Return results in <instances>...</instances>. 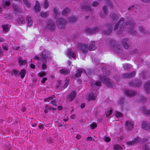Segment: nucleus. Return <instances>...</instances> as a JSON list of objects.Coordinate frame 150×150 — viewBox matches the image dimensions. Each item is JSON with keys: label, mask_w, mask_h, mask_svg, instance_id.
I'll return each mask as SVG.
<instances>
[{"label": "nucleus", "mask_w": 150, "mask_h": 150, "mask_svg": "<svg viewBox=\"0 0 150 150\" xmlns=\"http://www.w3.org/2000/svg\"><path fill=\"white\" fill-rule=\"evenodd\" d=\"M59 72L61 74L65 75L69 74L70 73V71L67 69H62L60 70Z\"/></svg>", "instance_id": "obj_20"}, {"label": "nucleus", "mask_w": 150, "mask_h": 150, "mask_svg": "<svg viewBox=\"0 0 150 150\" xmlns=\"http://www.w3.org/2000/svg\"><path fill=\"white\" fill-rule=\"evenodd\" d=\"M76 18L74 16H72L68 19V21L70 22H73L75 21Z\"/></svg>", "instance_id": "obj_34"}, {"label": "nucleus", "mask_w": 150, "mask_h": 150, "mask_svg": "<svg viewBox=\"0 0 150 150\" xmlns=\"http://www.w3.org/2000/svg\"><path fill=\"white\" fill-rule=\"evenodd\" d=\"M54 11L55 14V18H56L57 16L59 15V12L58 9L56 8H55L54 9Z\"/></svg>", "instance_id": "obj_43"}, {"label": "nucleus", "mask_w": 150, "mask_h": 150, "mask_svg": "<svg viewBox=\"0 0 150 150\" xmlns=\"http://www.w3.org/2000/svg\"><path fill=\"white\" fill-rule=\"evenodd\" d=\"M20 48L19 46H15L13 47V49L14 50H18Z\"/></svg>", "instance_id": "obj_59"}, {"label": "nucleus", "mask_w": 150, "mask_h": 150, "mask_svg": "<svg viewBox=\"0 0 150 150\" xmlns=\"http://www.w3.org/2000/svg\"><path fill=\"white\" fill-rule=\"evenodd\" d=\"M50 52L46 50H44L42 52L41 54L39 55L40 57L35 56V59L36 60H40L41 61H48L51 58L50 56Z\"/></svg>", "instance_id": "obj_2"}, {"label": "nucleus", "mask_w": 150, "mask_h": 150, "mask_svg": "<svg viewBox=\"0 0 150 150\" xmlns=\"http://www.w3.org/2000/svg\"><path fill=\"white\" fill-rule=\"evenodd\" d=\"M92 138L91 137H88L87 139H86V141H92Z\"/></svg>", "instance_id": "obj_60"}, {"label": "nucleus", "mask_w": 150, "mask_h": 150, "mask_svg": "<svg viewBox=\"0 0 150 150\" xmlns=\"http://www.w3.org/2000/svg\"><path fill=\"white\" fill-rule=\"evenodd\" d=\"M69 82V80L67 79H66L65 80L64 82V84L63 86L64 88H66L68 85V83Z\"/></svg>", "instance_id": "obj_45"}, {"label": "nucleus", "mask_w": 150, "mask_h": 150, "mask_svg": "<svg viewBox=\"0 0 150 150\" xmlns=\"http://www.w3.org/2000/svg\"><path fill=\"white\" fill-rule=\"evenodd\" d=\"M48 12H41L40 13V15L42 18H45L49 16Z\"/></svg>", "instance_id": "obj_31"}, {"label": "nucleus", "mask_w": 150, "mask_h": 150, "mask_svg": "<svg viewBox=\"0 0 150 150\" xmlns=\"http://www.w3.org/2000/svg\"><path fill=\"white\" fill-rule=\"evenodd\" d=\"M110 17L112 18L114 20H116L118 19V17L114 13L111 14L110 15Z\"/></svg>", "instance_id": "obj_39"}, {"label": "nucleus", "mask_w": 150, "mask_h": 150, "mask_svg": "<svg viewBox=\"0 0 150 150\" xmlns=\"http://www.w3.org/2000/svg\"><path fill=\"white\" fill-rule=\"evenodd\" d=\"M98 4L99 3L98 2L95 1L93 3L92 5L93 6L96 7L98 5Z\"/></svg>", "instance_id": "obj_55"}, {"label": "nucleus", "mask_w": 150, "mask_h": 150, "mask_svg": "<svg viewBox=\"0 0 150 150\" xmlns=\"http://www.w3.org/2000/svg\"><path fill=\"white\" fill-rule=\"evenodd\" d=\"M124 19L123 18H121L120 21L115 25L114 30H116L118 27L119 24H122L121 26V29L123 30H127L131 34L133 35L135 34L136 31L134 30V23L132 21H130L127 24L124 22Z\"/></svg>", "instance_id": "obj_1"}, {"label": "nucleus", "mask_w": 150, "mask_h": 150, "mask_svg": "<svg viewBox=\"0 0 150 150\" xmlns=\"http://www.w3.org/2000/svg\"><path fill=\"white\" fill-rule=\"evenodd\" d=\"M141 141L142 140L139 137H137L135 138L133 140L127 142L126 144L127 145L132 146Z\"/></svg>", "instance_id": "obj_8"}, {"label": "nucleus", "mask_w": 150, "mask_h": 150, "mask_svg": "<svg viewBox=\"0 0 150 150\" xmlns=\"http://www.w3.org/2000/svg\"><path fill=\"white\" fill-rule=\"evenodd\" d=\"M95 84L96 85L98 86H100L101 85V82L99 81H98L94 83H93V84Z\"/></svg>", "instance_id": "obj_56"}, {"label": "nucleus", "mask_w": 150, "mask_h": 150, "mask_svg": "<svg viewBox=\"0 0 150 150\" xmlns=\"http://www.w3.org/2000/svg\"><path fill=\"white\" fill-rule=\"evenodd\" d=\"M81 8L83 9H85L88 11L90 10V7L87 6H82L81 7Z\"/></svg>", "instance_id": "obj_47"}, {"label": "nucleus", "mask_w": 150, "mask_h": 150, "mask_svg": "<svg viewBox=\"0 0 150 150\" xmlns=\"http://www.w3.org/2000/svg\"><path fill=\"white\" fill-rule=\"evenodd\" d=\"M99 78L100 80L103 82L105 83L108 87L113 88V86H112V83L110 82V80L105 76L102 77L101 75H100Z\"/></svg>", "instance_id": "obj_5"}, {"label": "nucleus", "mask_w": 150, "mask_h": 150, "mask_svg": "<svg viewBox=\"0 0 150 150\" xmlns=\"http://www.w3.org/2000/svg\"><path fill=\"white\" fill-rule=\"evenodd\" d=\"M142 128L147 131L150 132V123L145 121H142L141 124Z\"/></svg>", "instance_id": "obj_7"}, {"label": "nucleus", "mask_w": 150, "mask_h": 150, "mask_svg": "<svg viewBox=\"0 0 150 150\" xmlns=\"http://www.w3.org/2000/svg\"><path fill=\"white\" fill-rule=\"evenodd\" d=\"M57 83H58V86H57V87H59V86H62V81L61 80H58L57 81Z\"/></svg>", "instance_id": "obj_54"}, {"label": "nucleus", "mask_w": 150, "mask_h": 150, "mask_svg": "<svg viewBox=\"0 0 150 150\" xmlns=\"http://www.w3.org/2000/svg\"><path fill=\"white\" fill-rule=\"evenodd\" d=\"M44 125H45L44 123L40 124L38 125V127L40 129H43Z\"/></svg>", "instance_id": "obj_51"}, {"label": "nucleus", "mask_w": 150, "mask_h": 150, "mask_svg": "<svg viewBox=\"0 0 150 150\" xmlns=\"http://www.w3.org/2000/svg\"><path fill=\"white\" fill-rule=\"evenodd\" d=\"M88 47L87 45L82 44H78L77 45V47L79 50H81L83 53L86 54L88 51Z\"/></svg>", "instance_id": "obj_4"}, {"label": "nucleus", "mask_w": 150, "mask_h": 150, "mask_svg": "<svg viewBox=\"0 0 150 150\" xmlns=\"http://www.w3.org/2000/svg\"><path fill=\"white\" fill-rule=\"evenodd\" d=\"M103 9V14L102 13H100V16L102 18H104L107 15L108 13L107 8L106 6H104Z\"/></svg>", "instance_id": "obj_12"}, {"label": "nucleus", "mask_w": 150, "mask_h": 150, "mask_svg": "<svg viewBox=\"0 0 150 150\" xmlns=\"http://www.w3.org/2000/svg\"><path fill=\"white\" fill-rule=\"evenodd\" d=\"M112 111V108L110 109V110L106 111V115L107 117H108L111 114Z\"/></svg>", "instance_id": "obj_35"}, {"label": "nucleus", "mask_w": 150, "mask_h": 150, "mask_svg": "<svg viewBox=\"0 0 150 150\" xmlns=\"http://www.w3.org/2000/svg\"><path fill=\"white\" fill-rule=\"evenodd\" d=\"M55 96L54 95H53L51 97H49L48 98H47L45 99L44 100V101L45 102H49L50 100L54 98H55Z\"/></svg>", "instance_id": "obj_38"}, {"label": "nucleus", "mask_w": 150, "mask_h": 150, "mask_svg": "<svg viewBox=\"0 0 150 150\" xmlns=\"http://www.w3.org/2000/svg\"><path fill=\"white\" fill-rule=\"evenodd\" d=\"M112 29H109L108 30V31L106 32L105 33L107 34H109L112 31Z\"/></svg>", "instance_id": "obj_61"}, {"label": "nucleus", "mask_w": 150, "mask_h": 150, "mask_svg": "<svg viewBox=\"0 0 150 150\" xmlns=\"http://www.w3.org/2000/svg\"><path fill=\"white\" fill-rule=\"evenodd\" d=\"M145 91L147 93L149 92L150 89V80L147 81L144 85Z\"/></svg>", "instance_id": "obj_15"}, {"label": "nucleus", "mask_w": 150, "mask_h": 150, "mask_svg": "<svg viewBox=\"0 0 150 150\" xmlns=\"http://www.w3.org/2000/svg\"><path fill=\"white\" fill-rule=\"evenodd\" d=\"M2 27L4 33L8 32L10 28V26L7 24H4L2 25Z\"/></svg>", "instance_id": "obj_18"}, {"label": "nucleus", "mask_w": 150, "mask_h": 150, "mask_svg": "<svg viewBox=\"0 0 150 150\" xmlns=\"http://www.w3.org/2000/svg\"><path fill=\"white\" fill-rule=\"evenodd\" d=\"M71 118L72 119H75L76 118V116L75 114H72L71 117Z\"/></svg>", "instance_id": "obj_64"}, {"label": "nucleus", "mask_w": 150, "mask_h": 150, "mask_svg": "<svg viewBox=\"0 0 150 150\" xmlns=\"http://www.w3.org/2000/svg\"><path fill=\"white\" fill-rule=\"evenodd\" d=\"M144 150H150V148H149L148 146H146L144 148Z\"/></svg>", "instance_id": "obj_63"}, {"label": "nucleus", "mask_w": 150, "mask_h": 150, "mask_svg": "<svg viewBox=\"0 0 150 150\" xmlns=\"http://www.w3.org/2000/svg\"><path fill=\"white\" fill-rule=\"evenodd\" d=\"M136 74L135 71H133L130 74H126L123 75V76L125 78H132L134 77Z\"/></svg>", "instance_id": "obj_17"}, {"label": "nucleus", "mask_w": 150, "mask_h": 150, "mask_svg": "<svg viewBox=\"0 0 150 150\" xmlns=\"http://www.w3.org/2000/svg\"><path fill=\"white\" fill-rule=\"evenodd\" d=\"M26 21L27 23V25L29 26H31L33 23V21L30 17L27 16L26 17Z\"/></svg>", "instance_id": "obj_23"}, {"label": "nucleus", "mask_w": 150, "mask_h": 150, "mask_svg": "<svg viewBox=\"0 0 150 150\" xmlns=\"http://www.w3.org/2000/svg\"><path fill=\"white\" fill-rule=\"evenodd\" d=\"M91 128L92 129H94L96 127L97 125L96 123L93 122L92 124L90 125Z\"/></svg>", "instance_id": "obj_44"}, {"label": "nucleus", "mask_w": 150, "mask_h": 150, "mask_svg": "<svg viewBox=\"0 0 150 150\" xmlns=\"http://www.w3.org/2000/svg\"><path fill=\"white\" fill-rule=\"evenodd\" d=\"M97 96V94L96 92L90 93L88 96V99L89 100H94L95 99Z\"/></svg>", "instance_id": "obj_16"}, {"label": "nucleus", "mask_w": 150, "mask_h": 150, "mask_svg": "<svg viewBox=\"0 0 150 150\" xmlns=\"http://www.w3.org/2000/svg\"><path fill=\"white\" fill-rule=\"evenodd\" d=\"M48 6V3L47 2V0H45L44 4H43V7L44 8H47Z\"/></svg>", "instance_id": "obj_46"}, {"label": "nucleus", "mask_w": 150, "mask_h": 150, "mask_svg": "<svg viewBox=\"0 0 150 150\" xmlns=\"http://www.w3.org/2000/svg\"><path fill=\"white\" fill-rule=\"evenodd\" d=\"M141 110L142 113L150 116V110H147L146 108L143 107L142 108Z\"/></svg>", "instance_id": "obj_24"}, {"label": "nucleus", "mask_w": 150, "mask_h": 150, "mask_svg": "<svg viewBox=\"0 0 150 150\" xmlns=\"http://www.w3.org/2000/svg\"><path fill=\"white\" fill-rule=\"evenodd\" d=\"M18 62L20 66L25 65L27 63L26 60H23L21 57H19L18 59Z\"/></svg>", "instance_id": "obj_22"}, {"label": "nucleus", "mask_w": 150, "mask_h": 150, "mask_svg": "<svg viewBox=\"0 0 150 150\" xmlns=\"http://www.w3.org/2000/svg\"><path fill=\"white\" fill-rule=\"evenodd\" d=\"M70 11L68 8L65 9L63 11L62 14L64 16H66L69 14Z\"/></svg>", "instance_id": "obj_33"}, {"label": "nucleus", "mask_w": 150, "mask_h": 150, "mask_svg": "<svg viewBox=\"0 0 150 150\" xmlns=\"http://www.w3.org/2000/svg\"><path fill=\"white\" fill-rule=\"evenodd\" d=\"M123 115V114L122 113L118 111L115 112V115L117 117H122Z\"/></svg>", "instance_id": "obj_36"}, {"label": "nucleus", "mask_w": 150, "mask_h": 150, "mask_svg": "<svg viewBox=\"0 0 150 150\" xmlns=\"http://www.w3.org/2000/svg\"><path fill=\"white\" fill-rule=\"evenodd\" d=\"M57 102L58 100L57 99H55L52 100L51 103L53 105L56 106L57 105Z\"/></svg>", "instance_id": "obj_41"}, {"label": "nucleus", "mask_w": 150, "mask_h": 150, "mask_svg": "<svg viewBox=\"0 0 150 150\" xmlns=\"http://www.w3.org/2000/svg\"><path fill=\"white\" fill-rule=\"evenodd\" d=\"M13 8L16 11H18L19 10V8L17 5L16 4H13Z\"/></svg>", "instance_id": "obj_49"}, {"label": "nucleus", "mask_w": 150, "mask_h": 150, "mask_svg": "<svg viewBox=\"0 0 150 150\" xmlns=\"http://www.w3.org/2000/svg\"><path fill=\"white\" fill-rule=\"evenodd\" d=\"M76 94L75 91L71 92L68 96V98L70 100V101H72L75 98Z\"/></svg>", "instance_id": "obj_13"}, {"label": "nucleus", "mask_w": 150, "mask_h": 150, "mask_svg": "<svg viewBox=\"0 0 150 150\" xmlns=\"http://www.w3.org/2000/svg\"><path fill=\"white\" fill-rule=\"evenodd\" d=\"M139 31H140V32H143V31H144V29L142 27V26L140 27L139 28Z\"/></svg>", "instance_id": "obj_57"}, {"label": "nucleus", "mask_w": 150, "mask_h": 150, "mask_svg": "<svg viewBox=\"0 0 150 150\" xmlns=\"http://www.w3.org/2000/svg\"><path fill=\"white\" fill-rule=\"evenodd\" d=\"M47 80V78L46 77L44 78L41 81V83H45V81Z\"/></svg>", "instance_id": "obj_58"}, {"label": "nucleus", "mask_w": 150, "mask_h": 150, "mask_svg": "<svg viewBox=\"0 0 150 150\" xmlns=\"http://www.w3.org/2000/svg\"><path fill=\"white\" fill-rule=\"evenodd\" d=\"M125 94L128 96H134L136 93L135 92L129 90H125Z\"/></svg>", "instance_id": "obj_10"}, {"label": "nucleus", "mask_w": 150, "mask_h": 150, "mask_svg": "<svg viewBox=\"0 0 150 150\" xmlns=\"http://www.w3.org/2000/svg\"><path fill=\"white\" fill-rule=\"evenodd\" d=\"M67 55L68 57H72L75 59H76V54L73 52H72L71 49H68L67 50L66 52Z\"/></svg>", "instance_id": "obj_11"}, {"label": "nucleus", "mask_w": 150, "mask_h": 150, "mask_svg": "<svg viewBox=\"0 0 150 150\" xmlns=\"http://www.w3.org/2000/svg\"><path fill=\"white\" fill-rule=\"evenodd\" d=\"M84 71V70L82 69H78L77 72L75 74L76 77H78L80 76L82 73Z\"/></svg>", "instance_id": "obj_26"}, {"label": "nucleus", "mask_w": 150, "mask_h": 150, "mask_svg": "<svg viewBox=\"0 0 150 150\" xmlns=\"http://www.w3.org/2000/svg\"><path fill=\"white\" fill-rule=\"evenodd\" d=\"M132 65L128 64H125L123 65V68L125 69H128L132 67Z\"/></svg>", "instance_id": "obj_32"}, {"label": "nucleus", "mask_w": 150, "mask_h": 150, "mask_svg": "<svg viewBox=\"0 0 150 150\" xmlns=\"http://www.w3.org/2000/svg\"><path fill=\"white\" fill-rule=\"evenodd\" d=\"M125 125L126 128L128 130H131L134 126L133 122L131 120H128L125 123Z\"/></svg>", "instance_id": "obj_9"}, {"label": "nucleus", "mask_w": 150, "mask_h": 150, "mask_svg": "<svg viewBox=\"0 0 150 150\" xmlns=\"http://www.w3.org/2000/svg\"><path fill=\"white\" fill-rule=\"evenodd\" d=\"M47 142L49 144H51L53 142V141L52 139L48 138L47 139Z\"/></svg>", "instance_id": "obj_52"}, {"label": "nucleus", "mask_w": 150, "mask_h": 150, "mask_svg": "<svg viewBox=\"0 0 150 150\" xmlns=\"http://www.w3.org/2000/svg\"><path fill=\"white\" fill-rule=\"evenodd\" d=\"M67 21L64 18H60L56 22V24L59 28L61 29L63 28L66 23Z\"/></svg>", "instance_id": "obj_6"}, {"label": "nucleus", "mask_w": 150, "mask_h": 150, "mask_svg": "<svg viewBox=\"0 0 150 150\" xmlns=\"http://www.w3.org/2000/svg\"><path fill=\"white\" fill-rule=\"evenodd\" d=\"M105 141L106 142H108L110 141L111 139L109 137H105L104 138Z\"/></svg>", "instance_id": "obj_50"}, {"label": "nucleus", "mask_w": 150, "mask_h": 150, "mask_svg": "<svg viewBox=\"0 0 150 150\" xmlns=\"http://www.w3.org/2000/svg\"><path fill=\"white\" fill-rule=\"evenodd\" d=\"M142 102H144L146 100V99L145 97L142 96L140 98Z\"/></svg>", "instance_id": "obj_53"}, {"label": "nucleus", "mask_w": 150, "mask_h": 150, "mask_svg": "<svg viewBox=\"0 0 150 150\" xmlns=\"http://www.w3.org/2000/svg\"><path fill=\"white\" fill-rule=\"evenodd\" d=\"M24 4L27 6L28 7H29L30 6V4L28 2L27 0H23Z\"/></svg>", "instance_id": "obj_48"}, {"label": "nucleus", "mask_w": 150, "mask_h": 150, "mask_svg": "<svg viewBox=\"0 0 150 150\" xmlns=\"http://www.w3.org/2000/svg\"><path fill=\"white\" fill-rule=\"evenodd\" d=\"M114 150H120L122 149V148L119 145L117 144L113 146Z\"/></svg>", "instance_id": "obj_30"}, {"label": "nucleus", "mask_w": 150, "mask_h": 150, "mask_svg": "<svg viewBox=\"0 0 150 150\" xmlns=\"http://www.w3.org/2000/svg\"><path fill=\"white\" fill-rule=\"evenodd\" d=\"M98 30V28L96 27L94 28L93 29L87 28L86 29V33L88 34H92L94 33L95 32L97 31Z\"/></svg>", "instance_id": "obj_14"}, {"label": "nucleus", "mask_w": 150, "mask_h": 150, "mask_svg": "<svg viewBox=\"0 0 150 150\" xmlns=\"http://www.w3.org/2000/svg\"><path fill=\"white\" fill-rule=\"evenodd\" d=\"M46 74V73L45 71H42L39 73L38 74V75L39 76L42 77L45 76Z\"/></svg>", "instance_id": "obj_42"}, {"label": "nucleus", "mask_w": 150, "mask_h": 150, "mask_svg": "<svg viewBox=\"0 0 150 150\" xmlns=\"http://www.w3.org/2000/svg\"><path fill=\"white\" fill-rule=\"evenodd\" d=\"M107 4H108L109 6L111 8L112 7V4L111 3L110 1H109L108 0Z\"/></svg>", "instance_id": "obj_62"}, {"label": "nucleus", "mask_w": 150, "mask_h": 150, "mask_svg": "<svg viewBox=\"0 0 150 150\" xmlns=\"http://www.w3.org/2000/svg\"><path fill=\"white\" fill-rule=\"evenodd\" d=\"M26 73V70L24 69H22L21 71L20 74L21 76V78L22 79L25 76Z\"/></svg>", "instance_id": "obj_29"}, {"label": "nucleus", "mask_w": 150, "mask_h": 150, "mask_svg": "<svg viewBox=\"0 0 150 150\" xmlns=\"http://www.w3.org/2000/svg\"><path fill=\"white\" fill-rule=\"evenodd\" d=\"M52 108L48 105H46L45 106V109L44 110V112L45 113H46L49 110L51 109Z\"/></svg>", "instance_id": "obj_40"}, {"label": "nucleus", "mask_w": 150, "mask_h": 150, "mask_svg": "<svg viewBox=\"0 0 150 150\" xmlns=\"http://www.w3.org/2000/svg\"><path fill=\"white\" fill-rule=\"evenodd\" d=\"M45 28L46 30L50 31L54 30L55 28V26L54 23L51 20L49 21L45 26Z\"/></svg>", "instance_id": "obj_3"}, {"label": "nucleus", "mask_w": 150, "mask_h": 150, "mask_svg": "<svg viewBox=\"0 0 150 150\" xmlns=\"http://www.w3.org/2000/svg\"><path fill=\"white\" fill-rule=\"evenodd\" d=\"M42 63V69L43 70H45L47 68V65L46 64V63L47 62V61H41Z\"/></svg>", "instance_id": "obj_37"}, {"label": "nucleus", "mask_w": 150, "mask_h": 150, "mask_svg": "<svg viewBox=\"0 0 150 150\" xmlns=\"http://www.w3.org/2000/svg\"><path fill=\"white\" fill-rule=\"evenodd\" d=\"M10 3L8 1H3L2 3V5L3 7L5 8H7L10 5Z\"/></svg>", "instance_id": "obj_28"}, {"label": "nucleus", "mask_w": 150, "mask_h": 150, "mask_svg": "<svg viewBox=\"0 0 150 150\" xmlns=\"http://www.w3.org/2000/svg\"><path fill=\"white\" fill-rule=\"evenodd\" d=\"M128 42H129L128 39H127L124 40L122 42L123 46L126 49H128L129 47V45L128 44Z\"/></svg>", "instance_id": "obj_21"}, {"label": "nucleus", "mask_w": 150, "mask_h": 150, "mask_svg": "<svg viewBox=\"0 0 150 150\" xmlns=\"http://www.w3.org/2000/svg\"><path fill=\"white\" fill-rule=\"evenodd\" d=\"M35 9L37 12H39L40 11V7L39 3L38 1H36V4L35 6Z\"/></svg>", "instance_id": "obj_27"}, {"label": "nucleus", "mask_w": 150, "mask_h": 150, "mask_svg": "<svg viewBox=\"0 0 150 150\" xmlns=\"http://www.w3.org/2000/svg\"><path fill=\"white\" fill-rule=\"evenodd\" d=\"M96 47L95 45L94 42H91L89 46V50H93L96 49Z\"/></svg>", "instance_id": "obj_19"}, {"label": "nucleus", "mask_w": 150, "mask_h": 150, "mask_svg": "<svg viewBox=\"0 0 150 150\" xmlns=\"http://www.w3.org/2000/svg\"><path fill=\"white\" fill-rule=\"evenodd\" d=\"M18 23L20 24H24L25 23V21L24 18L22 16H19L18 18L17 19Z\"/></svg>", "instance_id": "obj_25"}]
</instances>
